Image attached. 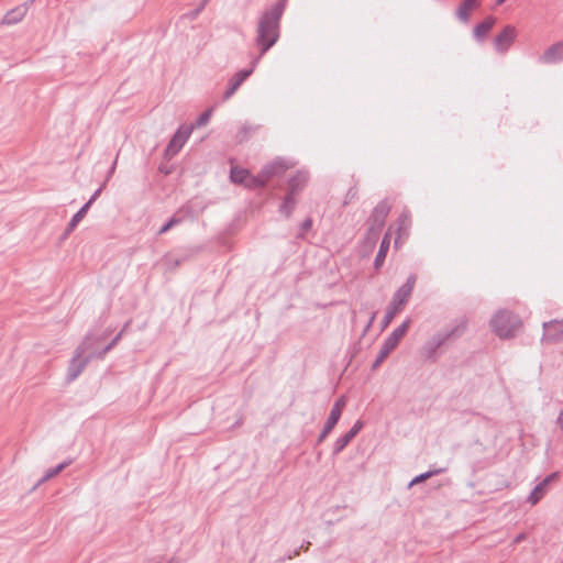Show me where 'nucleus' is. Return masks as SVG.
<instances>
[{
	"mask_svg": "<svg viewBox=\"0 0 563 563\" xmlns=\"http://www.w3.org/2000/svg\"><path fill=\"white\" fill-rule=\"evenodd\" d=\"M181 222V218L174 214L158 231V234H164L169 231L172 228L178 225Z\"/></svg>",
	"mask_w": 563,
	"mask_h": 563,
	"instance_id": "29",
	"label": "nucleus"
},
{
	"mask_svg": "<svg viewBox=\"0 0 563 563\" xmlns=\"http://www.w3.org/2000/svg\"><path fill=\"white\" fill-rule=\"evenodd\" d=\"M102 187H103V186H101L100 188H98V189L93 192V195L91 196V198H90L86 203H90V205H91V203H92V202H93V201L99 197V195H100V192H101V190H102Z\"/></svg>",
	"mask_w": 563,
	"mask_h": 563,
	"instance_id": "34",
	"label": "nucleus"
},
{
	"mask_svg": "<svg viewBox=\"0 0 563 563\" xmlns=\"http://www.w3.org/2000/svg\"><path fill=\"white\" fill-rule=\"evenodd\" d=\"M90 338H86V340L77 347L75 355L70 360L67 379L69 382L76 379L80 373L84 371L88 362L97 357V353L90 352Z\"/></svg>",
	"mask_w": 563,
	"mask_h": 563,
	"instance_id": "5",
	"label": "nucleus"
},
{
	"mask_svg": "<svg viewBox=\"0 0 563 563\" xmlns=\"http://www.w3.org/2000/svg\"><path fill=\"white\" fill-rule=\"evenodd\" d=\"M353 439L347 434L345 433L344 435L340 437L335 442H334V445H333V451H332V454L333 455H338L339 453H341L345 446L352 441Z\"/></svg>",
	"mask_w": 563,
	"mask_h": 563,
	"instance_id": "27",
	"label": "nucleus"
},
{
	"mask_svg": "<svg viewBox=\"0 0 563 563\" xmlns=\"http://www.w3.org/2000/svg\"><path fill=\"white\" fill-rule=\"evenodd\" d=\"M479 7V0H464L456 9V16L460 21L467 23L471 11Z\"/></svg>",
	"mask_w": 563,
	"mask_h": 563,
	"instance_id": "17",
	"label": "nucleus"
},
{
	"mask_svg": "<svg viewBox=\"0 0 563 563\" xmlns=\"http://www.w3.org/2000/svg\"><path fill=\"white\" fill-rule=\"evenodd\" d=\"M256 130H257L256 125H252V124H247V123L244 124L236 133L238 142L242 143V142L247 141L250 139V136L256 132Z\"/></svg>",
	"mask_w": 563,
	"mask_h": 563,
	"instance_id": "25",
	"label": "nucleus"
},
{
	"mask_svg": "<svg viewBox=\"0 0 563 563\" xmlns=\"http://www.w3.org/2000/svg\"><path fill=\"white\" fill-rule=\"evenodd\" d=\"M192 130L194 125H181L167 144L165 150V156L169 158L175 156L185 145L186 141L189 139Z\"/></svg>",
	"mask_w": 563,
	"mask_h": 563,
	"instance_id": "9",
	"label": "nucleus"
},
{
	"mask_svg": "<svg viewBox=\"0 0 563 563\" xmlns=\"http://www.w3.org/2000/svg\"><path fill=\"white\" fill-rule=\"evenodd\" d=\"M363 428V422L361 420H357L354 426L350 429V431H347L346 433L352 438L354 439L355 435L362 430Z\"/></svg>",
	"mask_w": 563,
	"mask_h": 563,
	"instance_id": "31",
	"label": "nucleus"
},
{
	"mask_svg": "<svg viewBox=\"0 0 563 563\" xmlns=\"http://www.w3.org/2000/svg\"><path fill=\"white\" fill-rule=\"evenodd\" d=\"M443 470H434V471H428L426 473H422L418 476H416L410 483H409V487L416 485V484H419L421 482H424L426 479L434 476V475H438L439 473H441Z\"/></svg>",
	"mask_w": 563,
	"mask_h": 563,
	"instance_id": "28",
	"label": "nucleus"
},
{
	"mask_svg": "<svg viewBox=\"0 0 563 563\" xmlns=\"http://www.w3.org/2000/svg\"><path fill=\"white\" fill-rule=\"evenodd\" d=\"M375 317H376V312H373V313H372V316H371V318H369V321H368V323H367L366 329H368V328L373 324V322H374V320H375Z\"/></svg>",
	"mask_w": 563,
	"mask_h": 563,
	"instance_id": "37",
	"label": "nucleus"
},
{
	"mask_svg": "<svg viewBox=\"0 0 563 563\" xmlns=\"http://www.w3.org/2000/svg\"><path fill=\"white\" fill-rule=\"evenodd\" d=\"M71 463V461H65L60 464H58L57 466L55 467H52L49 470H47L45 472V474L43 475V477L38 481L37 485L36 486H40L42 485L43 483L52 479L53 477H55L56 475H58L62 471H64L69 464Z\"/></svg>",
	"mask_w": 563,
	"mask_h": 563,
	"instance_id": "22",
	"label": "nucleus"
},
{
	"mask_svg": "<svg viewBox=\"0 0 563 563\" xmlns=\"http://www.w3.org/2000/svg\"><path fill=\"white\" fill-rule=\"evenodd\" d=\"M115 165H117V161H114L113 165L111 166L110 170H109V175L108 177L114 172L115 169Z\"/></svg>",
	"mask_w": 563,
	"mask_h": 563,
	"instance_id": "39",
	"label": "nucleus"
},
{
	"mask_svg": "<svg viewBox=\"0 0 563 563\" xmlns=\"http://www.w3.org/2000/svg\"><path fill=\"white\" fill-rule=\"evenodd\" d=\"M498 4L504 3L506 0H496Z\"/></svg>",
	"mask_w": 563,
	"mask_h": 563,
	"instance_id": "40",
	"label": "nucleus"
},
{
	"mask_svg": "<svg viewBox=\"0 0 563 563\" xmlns=\"http://www.w3.org/2000/svg\"><path fill=\"white\" fill-rule=\"evenodd\" d=\"M540 63L551 65L563 60V41L549 46L539 58Z\"/></svg>",
	"mask_w": 563,
	"mask_h": 563,
	"instance_id": "12",
	"label": "nucleus"
},
{
	"mask_svg": "<svg viewBox=\"0 0 563 563\" xmlns=\"http://www.w3.org/2000/svg\"><path fill=\"white\" fill-rule=\"evenodd\" d=\"M296 205V196L287 192V195L284 198V201L279 206V212L288 218L292 213Z\"/></svg>",
	"mask_w": 563,
	"mask_h": 563,
	"instance_id": "21",
	"label": "nucleus"
},
{
	"mask_svg": "<svg viewBox=\"0 0 563 563\" xmlns=\"http://www.w3.org/2000/svg\"><path fill=\"white\" fill-rule=\"evenodd\" d=\"M291 167V164L286 159L277 157L271 163L266 164L262 168V173L268 183L269 179L274 177H279L284 175V173Z\"/></svg>",
	"mask_w": 563,
	"mask_h": 563,
	"instance_id": "11",
	"label": "nucleus"
},
{
	"mask_svg": "<svg viewBox=\"0 0 563 563\" xmlns=\"http://www.w3.org/2000/svg\"><path fill=\"white\" fill-rule=\"evenodd\" d=\"M309 175L306 172H297L288 180V194L297 196L307 185Z\"/></svg>",
	"mask_w": 563,
	"mask_h": 563,
	"instance_id": "14",
	"label": "nucleus"
},
{
	"mask_svg": "<svg viewBox=\"0 0 563 563\" xmlns=\"http://www.w3.org/2000/svg\"><path fill=\"white\" fill-rule=\"evenodd\" d=\"M558 423L560 424L562 431H563V411L560 412L558 418Z\"/></svg>",
	"mask_w": 563,
	"mask_h": 563,
	"instance_id": "36",
	"label": "nucleus"
},
{
	"mask_svg": "<svg viewBox=\"0 0 563 563\" xmlns=\"http://www.w3.org/2000/svg\"><path fill=\"white\" fill-rule=\"evenodd\" d=\"M285 5L286 1L280 0L262 13L258 20L255 38L256 45L261 51L260 56L252 62L251 68L238 71L230 79L228 89L223 95L224 100L230 99L235 93L243 81L251 76L260 58L278 41L280 19L283 16Z\"/></svg>",
	"mask_w": 563,
	"mask_h": 563,
	"instance_id": "1",
	"label": "nucleus"
},
{
	"mask_svg": "<svg viewBox=\"0 0 563 563\" xmlns=\"http://www.w3.org/2000/svg\"><path fill=\"white\" fill-rule=\"evenodd\" d=\"M416 284V276L410 275L407 282L394 294L393 299L389 303V307L386 310L384 319L382 321V329H386L393 319L399 313L404 306L409 300L411 292L413 290Z\"/></svg>",
	"mask_w": 563,
	"mask_h": 563,
	"instance_id": "3",
	"label": "nucleus"
},
{
	"mask_svg": "<svg viewBox=\"0 0 563 563\" xmlns=\"http://www.w3.org/2000/svg\"><path fill=\"white\" fill-rule=\"evenodd\" d=\"M490 327L499 338L508 339L521 327V320L510 311L500 310L492 318Z\"/></svg>",
	"mask_w": 563,
	"mask_h": 563,
	"instance_id": "4",
	"label": "nucleus"
},
{
	"mask_svg": "<svg viewBox=\"0 0 563 563\" xmlns=\"http://www.w3.org/2000/svg\"><path fill=\"white\" fill-rule=\"evenodd\" d=\"M250 172L245 168L233 166L230 172V178L234 184H245Z\"/></svg>",
	"mask_w": 563,
	"mask_h": 563,
	"instance_id": "23",
	"label": "nucleus"
},
{
	"mask_svg": "<svg viewBox=\"0 0 563 563\" xmlns=\"http://www.w3.org/2000/svg\"><path fill=\"white\" fill-rule=\"evenodd\" d=\"M311 225H312V221H311V219H307V220H305V221L302 222V224H301V229H302L303 231H307V230H309V229L311 228Z\"/></svg>",
	"mask_w": 563,
	"mask_h": 563,
	"instance_id": "35",
	"label": "nucleus"
},
{
	"mask_svg": "<svg viewBox=\"0 0 563 563\" xmlns=\"http://www.w3.org/2000/svg\"><path fill=\"white\" fill-rule=\"evenodd\" d=\"M523 539H525V534H522V533H521V534H519V536H517V537H516V539H515V543H519V542H520V541H522Z\"/></svg>",
	"mask_w": 563,
	"mask_h": 563,
	"instance_id": "38",
	"label": "nucleus"
},
{
	"mask_svg": "<svg viewBox=\"0 0 563 563\" xmlns=\"http://www.w3.org/2000/svg\"><path fill=\"white\" fill-rule=\"evenodd\" d=\"M339 420H340V417H339L338 409L332 408L329 413V417L324 423V427H323L321 433L319 434L318 443H321L324 441V439L329 435V433L334 429V427L336 426Z\"/></svg>",
	"mask_w": 563,
	"mask_h": 563,
	"instance_id": "18",
	"label": "nucleus"
},
{
	"mask_svg": "<svg viewBox=\"0 0 563 563\" xmlns=\"http://www.w3.org/2000/svg\"><path fill=\"white\" fill-rule=\"evenodd\" d=\"M167 563H177V562H176V561H174V560H170V561H168Z\"/></svg>",
	"mask_w": 563,
	"mask_h": 563,
	"instance_id": "41",
	"label": "nucleus"
},
{
	"mask_svg": "<svg viewBox=\"0 0 563 563\" xmlns=\"http://www.w3.org/2000/svg\"><path fill=\"white\" fill-rule=\"evenodd\" d=\"M468 321L465 317H461L455 319L444 331L435 333L430 340H428L422 349L421 354L426 360L431 362H437L438 360V350L443 345L454 342L459 338H461L466 329Z\"/></svg>",
	"mask_w": 563,
	"mask_h": 563,
	"instance_id": "2",
	"label": "nucleus"
},
{
	"mask_svg": "<svg viewBox=\"0 0 563 563\" xmlns=\"http://www.w3.org/2000/svg\"><path fill=\"white\" fill-rule=\"evenodd\" d=\"M357 196L356 187H351L346 192V198L344 200V205L349 203L350 200L354 199Z\"/></svg>",
	"mask_w": 563,
	"mask_h": 563,
	"instance_id": "32",
	"label": "nucleus"
},
{
	"mask_svg": "<svg viewBox=\"0 0 563 563\" xmlns=\"http://www.w3.org/2000/svg\"><path fill=\"white\" fill-rule=\"evenodd\" d=\"M542 341L548 343L563 342V319L543 322Z\"/></svg>",
	"mask_w": 563,
	"mask_h": 563,
	"instance_id": "10",
	"label": "nucleus"
},
{
	"mask_svg": "<svg viewBox=\"0 0 563 563\" xmlns=\"http://www.w3.org/2000/svg\"><path fill=\"white\" fill-rule=\"evenodd\" d=\"M130 325V321L126 322L123 329L112 339V341L99 353H97V357L102 358L122 338V334L125 332L128 327Z\"/></svg>",
	"mask_w": 563,
	"mask_h": 563,
	"instance_id": "26",
	"label": "nucleus"
},
{
	"mask_svg": "<svg viewBox=\"0 0 563 563\" xmlns=\"http://www.w3.org/2000/svg\"><path fill=\"white\" fill-rule=\"evenodd\" d=\"M518 31L516 26L506 25L494 38L493 45L497 53L505 54L516 41Z\"/></svg>",
	"mask_w": 563,
	"mask_h": 563,
	"instance_id": "8",
	"label": "nucleus"
},
{
	"mask_svg": "<svg viewBox=\"0 0 563 563\" xmlns=\"http://www.w3.org/2000/svg\"><path fill=\"white\" fill-rule=\"evenodd\" d=\"M211 113H212L211 109H209V110L205 111L203 113H201L199 115V118L197 119L194 128L195 126H203V125H206L209 122V120H210Z\"/></svg>",
	"mask_w": 563,
	"mask_h": 563,
	"instance_id": "30",
	"label": "nucleus"
},
{
	"mask_svg": "<svg viewBox=\"0 0 563 563\" xmlns=\"http://www.w3.org/2000/svg\"><path fill=\"white\" fill-rule=\"evenodd\" d=\"M411 320L406 319L398 328H396L384 341L376 360L373 362L372 368L376 369L385 358L397 347L400 340L406 335Z\"/></svg>",
	"mask_w": 563,
	"mask_h": 563,
	"instance_id": "6",
	"label": "nucleus"
},
{
	"mask_svg": "<svg viewBox=\"0 0 563 563\" xmlns=\"http://www.w3.org/2000/svg\"><path fill=\"white\" fill-rule=\"evenodd\" d=\"M558 477L556 473H552L548 475L544 479H542L530 493L527 498V501L531 505L538 504L543 496L548 492L549 484Z\"/></svg>",
	"mask_w": 563,
	"mask_h": 563,
	"instance_id": "13",
	"label": "nucleus"
},
{
	"mask_svg": "<svg viewBox=\"0 0 563 563\" xmlns=\"http://www.w3.org/2000/svg\"><path fill=\"white\" fill-rule=\"evenodd\" d=\"M267 184L263 173L261 172L257 176L249 174V178L245 181V187L250 189L263 188Z\"/></svg>",
	"mask_w": 563,
	"mask_h": 563,
	"instance_id": "24",
	"label": "nucleus"
},
{
	"mask_svg": "<svg viewBox=\"0 0 563 563\" xmlns=\"http://www.w3.org/2000/svg\"><path fill=\"white\" fill-rule=\"evenodd\" d=\"M389 211L390 205L388 201L382 200L376 205L369 218L367 219V239L373 243H375L382 229L384 228Z\"/></svg>",
	"mask_w": 563,
	"mask_h": 563,
	"instance_id": "7",
	"label": "nucleus"
},
{
	"mask_svg": "<svg viewBox=\"0 0 563 563\" xmlns=\"http://www.w3.org/2000/svg\"><path fill=\"white\" fill-rule=\"evenodd\" d=\"M345 406V401H344V398H340L334 405L332 408H336L338 409V412H339V417H341L342 415V410H343V407Z\"/></svg>",
	"mask_w": 563,
	"mask_h": 563,
	"instance_id": "33",
	"label": "nucleus"
},
{
	"mask_svg": "<svg viewBox=\"0 0 563 563\" xmlns=\"http://www.w3.org/2000/svg\"><path fill=\"white\" fill-rule=\"evenodd\" d=\"M90 208V203H85L71 218V220L69 221L66 230H65V235H68L70 234L75 228L78 225V223L84 219V217L86 216V213L88 212Z\"/></svg>",
	"mask_w": 563,
	"mask_h": 563,
	"instance_id": "20",
	"label": "nucleus"
},
{
	"mask_svg": "<svg viewBox=\"0 0 563 563\" xmlns=\"http://www.w3.org/2000/svg\"><path fill=\"white\" fill-rule=\"evenodd\" d=\"M495 23L496 18L493 15L487 16L483 22L478 23L473 30V35L475 40L482 42L490 32Z\"/></svg>",
	"mask_w": 563,
	"mask_h": 563,
	"instance_id": "16",
	"label": "nucleus"
},
{
	"mask_svg": "<svg viewBox=\"0 0 563 563\" xmlns=\"http://www.w3.org/2000/svg\"><path fill=\"white\" fill-rule=\"evenodd\" d=\"M389 245H390V236H389V234H386L380 242L379 250H378L375 261H374V267L376 271H378L383 266L385 258H386V254L389 250Z\"/></svg>",
	"mask_w": 563,
	"mask_h": 563,
	"instance_id": "19",
	"label": "nucleus"
},
{
	"mask_svg": "<svg viewBox=\"0 0 563 563\" xmlns=\"http://www.w3.org/2000/svg\"><path fill=\"white\" fill-rule=\"evenodd\" d=\"M26 12H27L26 4L18 5L5 13V15L2 19V24H7V25L16 24L23 20Z\"/></svg>",
	"mask_w": 563,
	"mask_h": 563,
	"instance_id": "15",
	"label": "nucleus"
}]
</instances>
